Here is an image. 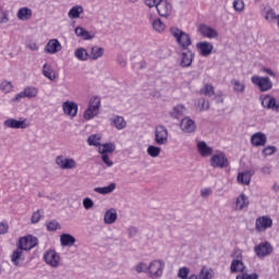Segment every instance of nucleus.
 <instances>
[{
  "instance_id": "1",
  "label": "nucleus",
  "mask_w": 279,
  "mask_h": 279,
  "mask_svg": "<svg viewBox=\"0 0 279 279\" xmlns=\"http://www.w3.org/2000/svg\"><path fill=\"white\" fill-rule=\"evenodd\" d=\"M170 34L171 36H173V38H175L177 44L179 45V47L182 48V51H186V49H189V47L193 45V41L191 40V35L178 27H171Z\"/></svg>"
},
{
  "instance_id": "2",
  "label": "nucleus",
  "mask_w": 279,
  "mask_h": 279,
  "mask_svg": "<svg viewBox=\"0 0 279 279\" xmlns=\"http://www.w3.org/2000/svg\"><path fill=\"white\" fill-rule=\"evenodd\" d=\"M251 82L254 84V86H257L260 93H268V90L274 88V83L269 76L254 75L252 76Z\"/></svg>"
},
{
  "instance_id": "3",
  "label": "nucleus",
  "mask_w": 279,
  "mask_h": 279,
  "mask_svg": "<svg viewBox=\"0 0 279 279\" xmlns=\"http://www.w3.org/2000/svg\"><path fill=\"white\" fill-rule=\"evenodd\" d=\"M101 106V99L97 96L89 100L88 108L85 110L84 118L86 121H90V119H95L97 114H99V108Z\"/></svg>"
},
{
  "instance_id": "4",
  "label": "nucleus",
  "mask_w": 279,
  "mask_h": 279,
  "mask_svg": "<svg viewBox=\"0 0 279 279\" xmlns=\"http://www.w3.org/2000/svg\"><path fill=\"white\" fill-rule=\"evenodd\" d=\"M101 106V99L97 96L89 100L88 108L85 110L84 118L86 121H90V119H95L97 114H99V108Z\"/></svg>"
},
{
  "instance_id": "5",
  "label": "nucleus",
  "mask_w": 279,
  "mask_h": 279,
  "mask_svg": "<svg viewBox=\"0 0 279 279\" xmlns=\"http://www.w3.org/2000/svg\"><path fill=\"white\" fill-rule=\"evenodd\" d=\"M209 165L214 167V169H225V167H228L229 162L226 153L217 150L216 154L210 157Z\"/></svg>"
},
{
  "instance_id": "6",
  "label": "nucleus",
  "mask_w": 279,
  "mask_h": 279,
  "mask_svg": "<svg viewBox=\"0 0 279 279\" xmlns=\"http://www.w3.org/2000/svg\"><path fill=\"white\" fill-rule=\"evenodd\" d=\"M162 271H165V262L160 259L153 260L148 266L149 278H153V279L161 278Z\"/></svg>"
},
{
  "instance_id": "7",
  "label": "nucleus",
  "mask_w": 279,
  "mask_h": 279,
  "mask_svg": "<svg viewBox=\"0 0 279 279\" xmlns=\"http://www.w3.org/2000/svg\"><path fill=\"white\" fill-rule=\"evenodd\" d=\"M156 145H167L169 143V130L166 125L159 124L155 128Z\"/></svg>"
},
{
  "instance_id": "8",
  "label": "nucleus",
  "mask_w": 279,
  "mask_h": 279,
  "mask_svg": "<svg viewBox=\"0 0 279 279\" xmlns=\"http://www.w3.org/2000/svg\"><path fill=\"white\" fill-rule=\"evenodd\" d=\"M3 125L11 130H27V128H29V121H27V119L16 120L14 118H9L3 122Z\"/></svg>"
},
{
  "instance_id": "9",
  "label": "nucleus",
  "mask_w": 279,
  "mask_h": 279,
  "mask_svg": "<svg viewBox=\"0 0 279 279\" xmlns=\"http://www.w3.org/2000/svg\"><path fill=\"white\" fill-rule=\"evenodd\" d=\"M259 99L262 101V106L266 110H272V112H279V102L274 96L269 94L262 95Z\"/></svg>"
},
{
  "instance_id": "10",
  "label": "nucleus",
  "mask_w": 279,
  "mask_h": 279,
  "mask_svg": "<svg viewBox=\"0 0 279 279\" xmlns=\"http://www.w3.org/2000/svg\"><path fill=\"white\" fill-rule=\"evenodd\" d=\"M38 245V238L34 235H27L21 238L19 241V247L24 250L25 252H29V250H34Z\"/></svg>"
},
{
  "instance_id": "11",
  "label": "nucleus",
  "mask_w": 279,
  "mask_h": 279,
  "mask_svg": "<svg viewBox=\"0 0 279 279\" xmlns=\"http://www.w3.org/2000/svg\"><path fill=\"white\" fill-rule=\"evenodd\" d=\"M156 10L159 16L169 19V16H171V12H173V5L170 4L169 0H160V2L156 5Z\"/></svg>"
},
{
  "instance_id": "12",
  "label": "nucleus",
  "mask_w": 279,
  "mask_h": 279,
  "mask_svg": "<svg viewBox=\"0 0 279 279\" xmlns=\"http://www.w3.org/2000/svg\"><path fill=\"white\" fill-rule=\"evenodd\" d=\"M197 32L198 34H201V36H203V38H219V33L217 32V29L206 24H199L197 27Z\"/></svg>"
},
{
  "instance_id": "13",
  "label": "nucleus",
  "mask_w": 279,
  "mask_h": 279,
  "mask_svg": "<svg viewBox=\"0 0 279 279\" xmlns=\"http://www.w3.org/2000/svg\"><path fill=\"white\" fill-rule=\"evenodd\" d=\"M254 252L258 258H265V256H269L274 252V246L269 242L259 243L254 247Z\"/></svg>"
},
{
  "instance_id": "14",
  "label": "nucleus",
  "mask_w": 279,
  "mask_h": 279,
  "mask_svg": "<svg viewBox=\"0 0 279 279\" xmlns=\"http://www.w3.org/2000/svg\"><path fill=\"white\" fill-rule=\"evenodd\" d=\"M274 226V220L269 216H262L256 219L255 228L257 232H265Z\"/></svg>"
},
{
  "instance_id": "15",
  "label": "nucleus",
  "mask_w": 279,
  "mask_h": 279,
  "mask_svg": "<svg viewBox=\"0 0 279 279\" xmlns=\"http://www.w3.org/2000/svg\"><path fill=\"white\" fill-rule=\"evenodd\" d=\"M44 260L46 265H49L50 267H59L60 265V255L53 250L47 251L44 254Z\"/></svg>"
},
{
  "instance_id": "16",
  "label": "nucleus",
  "mask_w": 279,
  "mask_h": 279,
  "mask_svg": "<svg viewBox=\"0 0 279 279\" xmlns=\"http://www.w3.org/2000/svg\"><path fill=\"white\" fill-rule=\"evenodd\" d=\"M56 165L60 169H75L77 167V161L73 158H64V156H58L56 158Z\"/></svg>"
},
{
  "instance_id": "17",
  "label": "nucleus",
  "mask_w": 279,
  "mask_h": 279,
  "mask_svg": "<svg viewBox=\"0 0 279 279\" xmlns=\"http://www.w3.org/2000/svg\"><path fill=\"white\" fill-rule=\"evenodd\" d=\"M193 60H195V53L189 49L183 50L181 53L180 66L186 69L193 64Z\"/></svg>"
},
{
  "instance_id": "18",
  "label": "nucleus",
  "mask_w": 279,
  "mask_h": 279,
  "mask_svg": "<svg viewBox=\"0 0 279 279\" xmlns=\"http://www.w3.org/2000/svg\"><path fill=\"white\" fill-rule=\"evenodd\" d=\"M196 49H198L199 54L203 56V58H208L213 53V49H215V46L210 41H201L196 44Z\"/></svg>"
},
{
  "instance_id": "19",
  "label": "nucleus",
  "mask_w": 279,
  "mask_h": 279,
  "mask_svg": "<svg viewBox=\"0 0 279 279\" xmlns=\"http://www.w3.org/2000/svg\"><path fill=\"white\" fill-rule=\"evenodd\" d=\"M62 110L66 117H77L78 107L74 101L66 100L62 104Z\"/></svg>"
},
{
  "instance_id": "20",
  "label": "nucleus",
  "mask_w": 279,
  "mask_h": 279,
  "mask_svg": "<svg viewBox=\"0 0 279 279\" xmlns=\"http://www.w3.org/2000/svg\"><path fill=\"white\" fill-rule=\"evenodd\" d=\"M251 145L254 147H265L267 145V135L262 132H257L251 137Z\"/></svg>"
},
{
  "instance_id": "21",
  "label": "nucleus",
  "mask_w": 279,
  "mask_h": 279,
  "mask_svg": "<svg viewBox=\"0 0 279 279\" xmlns=\"http://www.w3.org/2000/svg\"><path fill=\"white\" fill-rule=\"evenodd\" d=\"M46 53H58V51H62V45L58 39H50L45 47Z\"/></svg>"
},
{
  "instance_id": "22",
  "label": "nucleus",
  "mask_w": 279,
  "mask_h": 279,
  "mask_svg": "<svg viewBox=\"0 0 279 279\" xmlns=\"http://www.w3.org/2000/svg\"><path fill=\"white\" fill-rule=\"evenodd\" d=\"M180 128L183 132L191 134L195 130V121L186 117L181 120Z\"/></svg>"
},
{
  "instance_id": "23",
  "label": "nucleus",
  "mask_w": 279,
  "mask_h": 279,
  "mask_svg": "<svg viewBox=\"0 0 279 279\" xmlns=\"http://www.w3.org/2000/svg\"><path fill=\"white\" fill-rule=\"evenodd\" d=\"M117 219H119V215L117 214V209L110 208L109 210H107L105 213L104 223H106L107 226H112V223H114L117 221Z\"/></svg>"
},
{
  "instance_id": "24",
  "label": "nucleus",
  "mask_w": 279,
  "mask_h": 279,
  "mask_svg": "<svg viewBox=\"0 0 279 279\" xmlns=\"http://www.w3.org/2000/svg\"><path fill=\"white\" fill-rule=\"evenodd\" d=\"M186 113V107L184 105H177L172 108V110L169 112V116L171 119H182L184 114Z\"/></svg>"
},
{
  "instance_id": "25",
  "label": "nucleus",
  "mask_w": 279,
  "mask_h": 279,
  "mask_svg": "<svg viewBox=\"0 0 279 279\" xmlns=\"http://www.w3.org/2000/svg\"><path fill=\"white\" fill-rule=\"evenodd\" d=\"M250 206V198L244 193L240 194L235 201V210H244Z\"/></svg>"
},
{
  "instance_id": "26",
  "label": "nucleus",
  "mask_w": 279,
  "mask_h": 279,
  "mask_svg": "<svg viewBox=\"0 0 279 279\" xmlns=\"http://www.w3.org/2000/svg\"><path fill=\"white\" fill-rule=\"evenodd\" d=\"M197 149L202 158H208V156H213V147L208 146L206 142H198Z\"/></svg>"
},
{
  "instance_id": "27",
  "label": "nucleus",
  "mask_w": 279,
  "mask_h": 279,
  "mask_svg": "<svg viewBox=\"0 0 279 279\" xmlns=\"http://www.w3.org/2000/svg\"><path fill=\"white\" fill-rule=\"evenodd\" d=\"M252 175H254V170H246L244 172H240L238 174V182L240 184H245L248 186V184L252 182Z\"/></svg>"
},
{
  "instance_id": "28",
  "label": "nucleus",
  "mask_w": 279,
  "mask_h": 279,
  "mask_svg": "<svg viewBox=\"0 0 279 279\" xmlns=\"http://www.w3.org/2000/svg\"><path fill=\"white\" fill-rule=\"evenodd\" d=\"M74 34H76L78 38H83V40H93V38H95V34L89 33L82 26H77L74 29Z\"/></svg>"
},
{
  "instance_id": "29",
  "label": "nucleus",
  "mask_w": 279,
  "mask_h": 279,
  "mask_svg": "<svg viewBox=\"0 0 279 279\" xmlns=\"http://www.w3.org/2000/svg\"><path fill=\"white\" fill-rule=\"evenodd\" d=\"M75 236L69 233H63L60 236V243L62 247H73V245H75Z\"/></svg>"
},
{
  "instance_id": "30",
  "label": "nucleus",
  "mask_w": 279,
  "mask_h": 279,
  "mask_svg": "<svg viewBox=\"0 0 279 279\" xmlns=\"http://www.w3.org/2000/svg\"><path fill=\"white\" fill-rule=\"evenodd\" d=\"M33 14L34 12L32 11V9L27 7H23L19 9L16 16L20 21H29Z\"/></svg>"
},
{
  "instance_id": "31",
  "label": "nucleus",
  "mask_w": 279,
  "mask_h": 279,
  "mask_svg": "<svg viewBox=\"0 0 279 279\" xmlns=\"http://www.w3.org/2000/svg\"><path fill=\"white\" fill-rule=\"evenodd\" d=\"M231 274H239L245 271V264L241 259H233L230 266Z\"/></svg>"
},
{
  "instance_id": "32",
  "label": "nucleus",
  "mask_w": 279,
  "mask_h": 279,
  "mask_svg": "<svg viewBox=\"0 0 279 279\" xmlns=\"http://www.w3.org/2000/svg\"><path fill=\"white\" fill-rule=\"evenodd\" d=\"M11 260L13 265H15V267H19V265H21V263L25 260V258H23V248L17 247L15 251H13L11 255Z\"/></svg>"
},
{
  "instance_id": "33",
  "label": "nucleus",
  "mask_w": 279,
  "mask_h": 279,
  "mask_svg": "<svg viewBox=\"0 0 279 279\" xmlns=\"http://www.w3.org/2000/svg\"><path fill=\"white\" fill-rule=\"evenodd\" d=\"M189 274H191V269H189L186 267H181V268H179V271H178V278H180V279H198L197 275L192 274L189 276Z\"/></svg>"
},
{
  "instance_id": "34",
  "label": "nucleus",
  "mask_w": 279,
  "mask_h": 279,
  "mask_svg": "<svg viewBox=\"0 0 279 279\" xmlns=\"http://www.w3.org/2000/svg\"><path fill=\"white\" fill-rule=\"evenodd\" d=\"M114 149H117V145L113 143H106L99 146L98 154H113Z\"/></svg>"
},
{
  "instance_id": "35",
  "label": "nucleus",
  "mask_w": 279,
  "mask_h": 279,
  "mask_svg": "<svg viewBox=\"0 0 279 279\" xmlns=\"http://www.w3.org/2000/svg\"><path fill=\"white\" fill-rule=\"evenodd\" d=\"M43 75L44 77H47L51 82L56 80V72H53V69L51 68V64L45 63L43 66Z\"/></svg>"
},
{
  "instance_id": "36",
  "label": "nucleus",
  "mask_w": 279,
  "mask_h": 279,
  "mask_svg": "<svg viewBox=\"0 0 279 279\" xmlns=\"http://www.w3.org/2000/svg\"><path fill=\"white\" fill-rule=\"evenodd\" d=\"M87 144L90 147H101V135L93 134L87 138Z\"/></svg>"
},
{
  "instance_id": "37",
  "label": "nucleus",
  "mask_w": 279,
  "mask_h": 279,
  "mask_svg": "<svg viewBox=\"0 0 279 279\" xmlns=\"http://www.w3.org/2000/svg\"><path fill=\"white\" fill-rule=\"evenodd\" d=\"M80 14H84V8L82 5L73 7L68 13L69 19H80Z\"/></svg>"
},
{
  "instance_id": "38",
  "label": "nucleus",
  "mask_w": 279,
  "mask_h": 279,
  "mask_svg": "<svg viewBox=\"0 0 279 279\" xmlns=\"http://www.w3.org/2000/svg\"><path fill=\"white\" fill-rule=\"evenodd\" d=\"M112 123L117 130H125L128 122L121 116H117L112 119Z\"/></svg>"
},
{
  "instance_id": "39",
  "label": "nucleus",
  "mask_w": 279,
  "mask_h": 279,
  "mask_svg": "<svg viewBox=\"0 0 279 279\" xmlns=\"http://www.w3.org/2000/svg\"><path fill=\"white\" fill-rule=\"evenodd\" d=\"M114 189H117V184L111 183L105 187H95L94 191H95V193H99L100 195H108V194L112 193V191H114Z\"/></svg>"
},
{
  "instance_id": "40",
  "label": "nucleus",
  "mask_w": 279,
  "mask_h": 279,
  "mask_svg": "<svg viewBox=\"0 0 279 279\" xmlns=\"http://www.w3.org/2000/svg\"><path fill=\"white\" fill-rule=\"evenodd\" d=\"M214 277H215V274L213 272V269L211 268H206V266H204L201 269V271L197 276L198 279H213Z\"/></svg>"
},
{
  "instance_id": "41",
  "label": "nucleus",
  "mask_w": 279,
  "mask_h": 279,
  "mask_svg": "<svg viewBox=\"0 0 279 279\" xmlns=\"http://www.w3.org/2000/svg\"><path fill=\"white\" fill-rule=\"evenodd\" d=\"M74 56L81 62H86L88 60V51L85 48H78L74 51Z\"/></svg>"
},
{
  "instance_id": "42",
  "label": "nucleus",
  "mask_w": 279,
  "mask_h": 279,
  "mask_svg": "<svg viewBox=\"0 0 279 279\" xmlns=\"http://www.w3.org/2000/svg\"><path fill=\"white\" fill-rule=\"evenodd\" d=\"M104 56V48L99 46H94L90 49V58L92 60H99Z\"/></svg>"
},
{
  "instance_id": "43",
  "label": "nucleus",
  "mask_w": 279,
  "mask_h": 279,
  "mask_svg": "<svg viewBox=\"0 0 279 279\" xmlns=\"http://www.w3.org/2000/svg\"><path fill=\"white\" fill-rule=\"evenodd\" d=\"M195 108H197V110H199L201 112L204 110H208L210 108V102L206 100V98H199L195 102Z\"/></svg>"
},
{
  "instance_id": "44",
  "label": "nucleus",
  "mask_w": 279,
  "mask_h": 279,
  "mask_svg": "<svg viewBox=\"0 0 279 279\" xmlns=\"http://www.w3.org/2000/svg\"><path fill=\"white\" fill-rule=\"evenodd\" d=\"M160 151H162V148L158 146L149 145L147 147V154L150 158H158V156H160Z\"/></svg>"
},
{
  "instance_id": "45",
  "label": "nucleus",
  "mask_w": 279,
  "mask_h": 279,
  "mask_svg": "<svg viewBox=\"0 0 279 279\" xmlns=\"http://www.w3.org/2000/svg\"><path fill=\"white\" fill-rule=\"evenodd\" d=\"M201 95H205L206 97H213L215 95V86L211 84H205L201 89Z\"/></svg>"
},
{
  "instance_id": "46",
  "label": "nucleus",
  "mask_w": 279,
  "mask_h": 279,
  "mask_svg": "<svg viewBox=\"0 0 279 279\" xmlns=\"http://www.w3.org/2000/svg\"><path fill=\"white\" fill-rule=\"evenodd\" d=\"M23 93L25 97L32 99L38 95V88L28 86L24 88Z\"/></svg>"
},
{
  "instance_id": "47",
  "label": "nucleus",
  "mask_w": 279,
  "mask_h": 279,
  "mask_svg": "<svg viewBox=\"0 0 279 279\" xmlns=\"http://www.w3.org/2000/svg\"><path fill=\"white\" fill-rule=\"evenodd\" d=\"M12 88H14V86L10 81H2L0 83V90H2V93H5V94L12 93Z\"/></svg>"
},
{
  "instance_id": "48",
  "label": "nucleus",
  "mask_w": 279,
  "mask_h": 279,
  "mask_svg": "<svg viewBox=\"0 0 279 279\" xmlns=\"http://www.w3.org/2000/svg\"><path fill=\"white\" fill-rule=\"evenodd\" d=\"M46 228H47L48 232H56V230H60V228H62V227L60 226L59 221L51 220L46 223Z\"/></svg>"
},
{
  "instance_id": "49",
  "label": "nucleus",
  "mask_w": 279,
  "mask_h": 279,
  "mask_svg": "<svg viewBox=\"0 0 279 279\" xmlns=\"http://www.w3.org/2000/svg\"><path fill=\"white\" fill-rule=\"evenodd\" d=\"M165 23H162L160 19H156L155 21H153V29H155V32H158L160 34L165 32Z\"/></svg>"
},
{
  "instance_id": "50",
  "label": "nucleus",
  "mask_w": 279,
  "mask_h": 279,
  "mask_svg": "<svg viewBox=\"0 0 279 279\" xmlns=\"http://www.w3.org/2000/svg\"><path fill=\"white\" fill-rule=\"evenodd\" d=\"M231 84H233V90L235 93H245V84L236 80L231 81Z\"/></svg>"
},
{
  "instance_id": "51",
  "label": "nucleus",
  "mask_w": 279,
  "mask_h": 279,
  "mask_svg": "<svg viewBox=\"0 0 279 279\" xmlns=\"http://www.w3.org/2000/svg\"><path fill=\"white\" fill-rule=\"evenodd\" d=\"M233 10H235V12H243V10H245V2H243V0H234Z\"/></svg>"
},
{
  "instance_id": "52",
  "label": "nucleus",
  "mask_w": 279,
  "mask_h": 279,
  "mask_svg": "<svg viewBox=\"0 0 279 279\" xmlns=\"http://www.w3.org/2000/svg\"><path fill=\"white\" fill-rule=\"evenodd\" d=\"M148 269H149V266H147V264H145L143 262L135 266V271L137 274H143V272L148 274Z\"/></svg>"
},
{
  "instance_id": "53",
  "label": "nucleus",
  "mask_w": 279,
  "mask_h": 279,
  "mask_svg": "<svg viewBox=\"0 0 279 279\" xmlns=\"http://www.w3.org/2000/svg\"><path fill=\"white\" fill-rule=\"evenodd\" d=\"M278 151V148L276 146H267L263 149L262 154L267 158V156H274V153Z\"/></svg>"
},
{
  "instance_id": "54",
  "label": "nucleus",
  "mask_w": 279,
  "mask_h": 279,
  "mask_svg": "<svg viewBox=\"0 0 279 279\" xmlns=\"http://www.w3.org/2000/svg\"><path fill=\"white\" fill-rule=\"evenodd\" d=\"M83 206L85 210H90V208H94L95 202H93V198L86 197L83 199Z\"/></svg>"
},
{
  "instance_id": "55",
  "label": "nucleus",
  "mask_w": 279,
  "mask_h": 279,
  "mask_svg": "<svg viewBox=\"0 0 279 279\" xmlns=\"http://www.w3.org/2000/svg\"><path fill=\"white\" fill-rule=\"evenodd\" d=\"M265 19H266V21H274V20L278 19V16H276V12L272 9H269L266 12Z\"/></svg>"
},
{
  "instance_id": "56",
  "label": "nucleus",
  "mask_w": 279,
  "mask_h": 279,
  "mask_svg": "<svg viewBox=\"0 0 279 279\" xmlns=\"http://www.w3.org/2000/svg\"><path fill=\"white\" fill-rule=\"evenodd\" d=\"M41 217H43V214L40 213V209H38L32 216V223H38V221H40Z\"/></svg>"
},
{
  "instance_id": "57",
  "label": "nucleus",
  "mask_w": 279,
  "mask_h": 279,
  "mask_svg": "<svg viewBox=\"0 0 279 279\" xmlns=\"http://www.w3.org/2000/svg\"><path fill=\"white\" fill-rule=\"evenodd\" d=\"M101 160L102 162H105V165H107V167H112V165H114V162H112V160H110V157H108V155L106 154H101Z\"/></svg>"
},
{
  "instance_id": "58",
  "label": "nucleus",
  "mask_w": 279,
  "mask_h": 279,
  "mask_svg": "<svg viewBox=\"0 0 279 279\" xmlns=\"http://www.w3.org/2000/svg\"><path fill=\"white\" fill-rule=\"evenodd\" d=\"M161 0H145L147 8H156Z\"/></svg>"
},
{
  "instance_id": "59",
  "label": "nucleus",
  "mask_w": 279,
  "mask_h": 279,
  "mask_svg": "<svg viewBox=\"0 0 279 279\" xmlns=\"http://www.w3.org/2000/svg\"><path fill=\"white\" fill-rule=\"evenodd\" d=\"M137 233H138V229H136V227H130L128 229V234L130 239H134V236H136Z\"/></svg>"
},
{
  "instance_id": "60",
  "label": "nucleus",
  "mask_w": 279,
  "mask_h": 279,
  "mask_svg": "<svg viewBox=\"0 0 279 279\" xmlns=\"http://www.w3.org/2000/svg\"><path fill=\"white\" fill-rule=\"evenodd\" d=\"M9 228L8 222H0V234H8Z\"/></svg>"
},
{
  "instance_id": "61",
  "label": "nucleus",
  "mask_w": 279,
  "mask_h": 279,
  "mask_svg": "<svg viewBox=\"0 0 279 279\" xmlns=\"http://www.w3.org/2000/svg\"><path fill=\"white\" fill-rule=\"evenodd\" d=\"M25 93L21 92L20 94H17L14 98L11 99V101L19 104V101H21V99H25Z\"/></svg>"
},
{
  "instance_id": "62",
  "label": "nucleus",
  "mask_w": 279,
  "mask_h": 279,
  "mask_svg": "<svg viewBox=\"0 0 279 279\" xmlns=\"http://www.w3.org/2000/svg\"><path fill=\"white\" fill-rule=\"evenodd\" d=\"M214 97H215L216 104H223V94L221 93L214 94Z\"/></svg>"
},
{
  "instance_id": "63",
  "label": "nucleus",
  "mask_w": 279,
  "mask_h": 279,
  "mask_svg": "<svg viewBox=\"0 0 279 279\" xmlns=\"http://www.w3.org/2000/svg\"><path fill=\"white\" fill-rule=\"evenodd\" d=\"M27 49H31V51H38V46L36 43L31 41L26 45Z\"/></svg>"
},
{
  "instance_id": "64",
  "label": "nucleus",
  "mask_w": 279,
  "mask_h": 279,
  "mask_svg": "<svg viewBox=\"0 0 279 279\" xmlns=\"http://www.w3.org/2000/svg\"><path fill=\"white\" fill-rule=\"evenodd\" d=\"M258 278V274L253 272L251 275L248 274H244V279H257Z\"/></svg>"
}]
</instances>
